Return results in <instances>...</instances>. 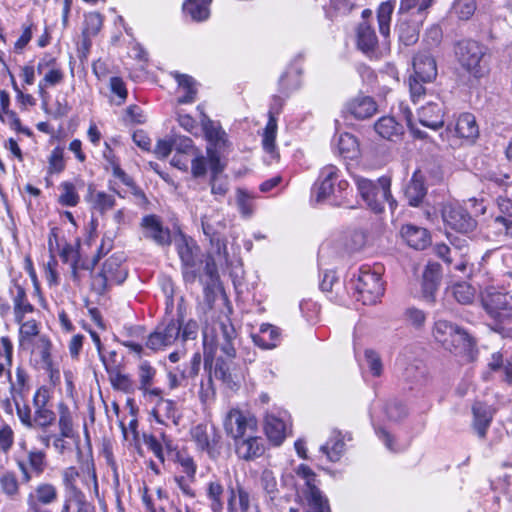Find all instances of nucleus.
<instances>
[{
	"label": "nucleus",
	"instance_id": "49",
	"mask_svg": "<svg viewBox=\"0 0 512 512\" xmlns=\"http://www.w3.org/2000/svg\"><path fill=\"white\" fill-rule=\"evenodd\" d=\"M0 489L11 499H16L20 493V484L16 475L7 471L0 476Z\"/></svg>",
	"mask_w": 512,
	"mask_h": 512
},
{
	"label": "nucleus",
	"instance_id": "57",
	"mask_svg": "<svg viewBox=\"0 0 512 512\" xmlns=\"http://www.w3.org/2000/svg\"><path fill=\"white\" fill-rule=\"evenodd\" d=\"M236 202L240 214L249 218L253 214V196H251L246 190L238 188L236 191Z\"/></svg>",
	"mask_w": 512,
	"mask_h": 512
},
{
	"label": "nucleus",
	"instance_id": "47",
	"mask_svg": "<svg viewBox=\"0 0 512 512\" xmlns=\"http://www.w3.org/2000/svg\"><path fill=\"white\" fill-rule=\"evenodd\" d=\"M340 436V433H337L325 445L320 447V451L332 462L338 461L344 451L345 443Z\"/></svg>",
	"mask_w": 512,
	"mask_h": 512
},
{
	"label": "nucleus",
	"instance_id": "8",
	"mask_svg": "<svg viewBox=\"0 0 512 512\" xmlns=\"http://www.w3.org/2000/svg\"><path fill=\"white\" fill-rule=\"evenodd\" d=\"M481 303L487 315L495 322V330L500 331L503 324L512 320V289L503 292L488 288L482 293Z\"/></svg>",
	"mask_w": 512,
	"mask_h": 512
},
{
	"label": "nucleus",
	"instance_id": "7",
	"mask_svg": "<svg viewBox=\"0 0 512 512\" xmlns=\"http://www.w3.org/2000/svg\"><path fill=\"white\" fill-rule=\"evenodd\" d=\"M295 473L304 481L301 491L304 512H331L328 499L317 486V475L315 472L306 464H300L295 469ZM290 512H298V510L290 508Z\"/></svg>",
	"mask_w": 512,
	"mask_h": 512
},
{
	"label": "nucleus",
	"instance_id": "58",
	"mask_svg": "<svg viewBox=\"0 0 512 512\" xmlns=\"http://www.w3.org/2000/svg\"><path fill=\"white\" fill-rule=\"evenodd\" d=\"M58 426L62 437H73V421L69 409L65 405L59 408Z\"/></svg>",
	"mask_w": 512,
	"mask_h": 512
},
{
	"label": "nucleus",
	"instance_id": "23",
	"mask_svg": "<svg viewBox=\"0 0 512 512\" xmlns=\"http://www.w3.org/2000/svg\"><path fill=\"white\" fill-rule=\"evenodd\" d=\"M474 416L473 427L480 438H485L487 429L493 419L494 409L484 403L477 402L472 407Z\"/></svg>",
	"mask_w": 512,
	"mask_h": 512
},
{
	"label": "nucleus",
	"instance_id": "39",
	"mask_svg": "<svg viewBox=\"0 0 512 512\" xmlns=\"http://www.w3.org/2000/svg\"><path fill=\"white\" fill-rule=\"evenodd\" d=\"M153 414L158 423H164V419H167L171 420L174 425H178L179 416L176 403L173 400L160 398L153 410Z\"/></svg>",
	"mask_w": 512,
	"mask_h": 512
},
{
	"label": "nucleus",
	"instance_id": "24",
	"mask_svg": "<svg viewBox=\"0 0 512 512\" xmlns=\"http://www.w3.org/2000/svg\"><path fill=\"white\" fill-rule=\"evenodd\" d=\"M58 499L57 488L48 482L39 483L27 496V503L48 506Z\"/></svg>",
	"mask_w": 512,
	"mask_h": 512
},
{
	"label": "nucleus",
	"instance_id": "42",
	"mask_svg": "<svg viewBox=\"0 0 512 512\" xmlns=\"http://www.w3.org/2000/svg\"><path fill=\"white\" fill-rule=\"evenodd\" d=\"M42 75L43 78L38 83V91L40 96H44V94L47 93L46 90L48 88L55 87L63 83L65 79V73L62 69V66L45 71Z\"/></svg>",
	"mask_w": 512,
	"mask_h": 512
},
{
	"label": "nucleus",
	"instance_id": "10",
	"mask_svg": "<svg viewBox=\"0 0 512 512\" xmlns=\"http://www.w3.org/2000/svg\"><path fill=\"white\" fill-rule=\"evenodd\" d=\"M223 427L229 437L238 440L249 434H256L258 423L256 417L250 412L232 408L223 419Z\"/></svg>",
	"mask_w": 512,
	"mask_h": 512
},
{
	"label": "nucleus",
	"instance_id": "27",
	"mask_svg": "<svg viewBox=\"0 0 512 512\" xmlns=\"http://www.w3.org/2000/svg\"><path fill=\"white\" fill-rule=\"evenodd\" d=\"M419 123L426 128H442L444 125V113L436 103H428L422 106L418 112Z\"/></svg>",
	"mask_w": 512,
	"mask_h": 512
},
{
	"label": "nucleus",
	"instance_id": "18",
	"mask_svg": "<svg viewBox=\"0 0 512 512\" xmlns=\"http://www.w3.org/2000/svg\"><path fill=\"white\" fill-rule=\"evenodd\" d=\"M497 203L500 214L495 217L491 227L497 235L512 237V199L500 195Z\"/></svg>",
	"mask_w": 512,
	"mask_h": 512
},
{
	"label": "nucleus",
	"instance_id": "2",
	"mask_svg": "<svg viewBox=\"0 0 512 512\" xmlns=\"http://www.w3.org/2000/svg\"><path fill=\"white\" fill-rule=\"evenodd\" d=\"M213 341L223 352L226 358L217 357L214 368V375L228 387H233L235 381L233 378L234 363L236 356L233 341L236 338V331L228 317L219 319L213 324Z\"/></svg>",
	"mask_w": 512,
	"mask_h": 512
},
{
	"label": "nucleus",
	"instance_id": "61",
	"mask_svg": "<svg viewBox=\"0 0 512 512\" xmlns=\"http://www.w3.org/2000/svg\"><path fill=\"white\" fill-rule=\"evenodd\" d=\"M156 370L149 362L143 361L138 367L139 389L147 390L153 383Z\"/></svg>",
	"mask_w": 512,
	"mask_h": 512
},
{
	"label": "nucleus",
	"instance_id": "21",
	"mask_svg": "<svg viewBox=\"0 0 512 512\" xmlns=\"http://www.w3.org/2000/svg\"><path fill=\"white\" fill-rule=\"evenodd\" d=\"M423 21L420 18L412 20L407 16H399L396 24L399 41L405 46L414 45L419 39Z\"/></svg>",
	"mask_w": 512,
	"mask_h": 512
},
{
	"label": "nucleus",
	"instance_id": "40",
	"mask_svg": "<svg viewBox=\"0 0 512 512\" xmlns=\"http://www.w3.org/2000/svg\"><path fill=\"white\" fill-rule=\"evenodd\" d=\"M279 92L288 97L292 92L296 91L301 86V73L297 69L286 70L280 77Z\"/></svg>",
	"mask_w": 512,
	"mask_h": 512
},
{
	"label": "nucleus",
	"instance_id": "3",
	"mask_svg": "<svg viewBox=\"0 0 512 512\" xmlns=\"http://www.w3.org/2000/svg\"><path fill=\"white\" fill-rule=\"evenodd\" d=\"M432 335L445 350L471 361L476 352V342L469 333L459 325L447 321H435Z\"/></svg>",
	"mask_w": 512,
	"mask_h": 512
},
{
	"label": "nucleus",
	"instance_id": "17",
	"mask_svg": "<svg viewBox=\"0 0 512 512\" xmlns=\"http://www.w3.org/2000/svg\"><path fill=\"white\" fill-rule=\"evenodd\" d=\"M140 226L145 238L152 240L159 246H169L172 242L169 228L164 227L161 219L154 214L142 218Z\"/></svg>",
	"mask_w": 512,
	"mask_h": 512
},
{
	"label": "nucleus",
	"instance_id": "16",
	"mask_svg": "<svg viewBox=\"0 0 512 512\" xmlns=\"http://www.w3.org/2000/svg\"><path fill=\"white\" fill-rule=\"evenodd\" d=\"M378 111L377 102L371 96L358 95L347 102L343 110V117H352L357 120H366L373 117Z\"/></svg>",
	"mask_w": 512,
	"mask_h": 512
},
{
	"label": "nucleus",
	"instance_id": "9",
	"mask_svg": "<svg viewBox=\"0 0 512 512\" xmlns=\"http://www.w3.org/2000/svg\"><path fill=\"white\" fill-rule=\"evenodd\" d=\"M355 290L358 295L357 300L364 305L377 303L384 294L380 272L371 270L369 266H362L355 281Z\"/></svg>",
	"mask_w": 512,
	"mask_h": 512
},
{
	"label": "nucleus",
	"instance_id": "11",
	"mask_svg": "<svg viewBox=\"0 0 512 512\" xmlns=\"http://www.w3.org/2000/svg\"><path fill=\"white\" fill-rule=\"evenodd\" d=\"M122 262L121 255L109 257L104 262L101 272L93 278L94 290L104 293L110 286L123 283L127 277V270L122 266Z\"/></svg>",
	"mask_w": 512,
	"mask_h": 512
},
{
	"label": "nucleus",
	"instance_id": "33",
	"mask_svg": "<svg viewBox=\"0 0 512 512\" xmlns=\"http://www.w3.org/2000/svg\"><path fill=\"white\" fill-rule=\"evenodd\" d=\"M85 199L93 210L101 214L106 213L115 206V197L113 195L103 191H95L91 187Z\"/></svg>",
	"mask_w": 512,
	"mask_h": 512
},
{
	"label": "nucleus",
	"instance_id": "41",
	"mask_svg": "<svg viewBox=\"0 0 512 512\" xmlns=\"http://www.w3.org/2000/svg\"><path fill=\"white\" fill-rule=\"evenodd\" d=\"M201 223L203 232L210 239V242H218V235L220 234V231L225 227L223 220L220 219L219 213L215 212L210 216L204 215L202 217Z\"/></svg>",
	"mask_w": 512,
	"mask_h": 512
},
{
	"label": "nucleus",
	"instance_id": "48",
	"mask_svg": "<svg viewBox=\"0 0 512 512\" xmlns=\"http://www.w3.org/2000/svg\"><path fill=\"white\" fill-rule=\"evenodd\" d=\"M476 9V0H454L451 5V12L463 21L471 19Z\"/></svg>",
	"mask_w": 512,
	"mask_h": 512
},
{
	"label": "nucleus",
	"instance_id": "28",
	"mask_svg": "<svg viewBox=\"0 0 512 512\" xmlns=\"http://www.w3.org/2000/svg\"><path fill=\"white\" fill-rule=\"evenodd\" d=\"M401 235L410 247L418 250L427 247L431 240L425 228L414 225H404L401 228Z\"/></svg>",
	"mask_w": 512,
	"mask_h": 512
},
{
	"label": "nucleus",
	"instance_id": "6",
	"mask_svg": "<svg viewBox=\"0 0 512 512\" xmlns=\"http://www.w3.org/2000/svg\"><path fill=\"white\" fill-rule=\"evenodd\" d=\"M354 180L359 194L372 211L381 213L386 202L389 203L391 209L395 208L396 202L391 195V180L389 177L383 176L374 182L367 178L356 176Z\"/></svg>",
	"mask_w": 512,
	"mask_h": 512
},
{
	"label": "nucleus",
	"instance_id": "13",
	"mask_svg": "<svg viewBox=\"0 0 512 512\" xmlns=\"http://www.w3.org/2000/svg\"><path fill=\"white\" fill-rule=\"evenodd\" d=\"M204 134L211 177H221L225 164L220 160V153L229 146L227 135L224 130H204Z\"/></svg>",
	"mask_w": 512,
	"mask_h": 512
},
{
	"label": "nucleus",
	"instance_id": "53",
	"mask_svg": "<svg viewBox=\"0 0 512 512\" xmlns=\"http://www.w3.org/2000/svg\"><path fill=\"white\" fill-rule=\"evenodd\" d=\"M11 395L12 399L16 406V412L17 416L20 420V422L28 429H32V416H31V409L27 404L21 405L17 399V395L20 396V391L16 390V387L13 383H11Z\"/></svg>",
	"mask_w": 512,
	"mask_h": 512
},
{
	"label": "nucleus",
	"instance_id": "50",
	"mask_svg": "<svg viewBox=\"0 0 512 512\" xmlns=\"http://www.w3.org/2000/svg\"><path fill=\"white\" fill-rule=\"evenodd\" d=\"M122 121L126 126L144 125L147 122V115L139 105L132 104L124 110Z\"/></svg>",
	"mask_w": 512,
	"mask_h": 512
},
{
	"label": "nucleus",
	"instance_id": "55",
	"mask_svg": "<svg viewBox=\"0 0 512 512\" xmlns=\"http://www.w3.org/2000/svg\"><path fill=\"white\" fill-rule=\"evenodd\" d=\"M403 318L408 325L419 330L424 327L427 317L423 310L412 306L405 309Z\"/></svg>",
	"mask_w": 512,
	"mask_h": 512
},
{
	"label": "nucleus",
	"instance_id": "5",
	"mask_svg": "<svg viewBox=\"0 0 512 512\" xmlns=\"http://www.w3.org/2000/svg\"><path fill=\"white\" fill-rule=\"evenodd\" d=\"M348 182L341 178L339 169L330 164L324 166L314 186V197L316 202H328L339 206L344 203L348 194Z\"/></svg>",
	"mask_w": 512,
	"mask_h": 512
},
{
	"label": "nucleus",
	"instance_id": "4",
	"mask_svg": "<svg viewBox=\"0 0 512 512\" xmlns=\"http://www.w3.org/2000/svg\"><path fill=\"white\" fill-rule=\"evenodd\" d=\"M455 57L463 70L471 77L481 79L488 75L490 68L486 59L488 47L472 38L461 39L454 47Z\"/></svg>",
	"mask_w": 512,
	"mask_h": 512
},
{
	"label": "nucleus",
	"instance_id": "44",
	"mask_svg": "<svg viewBox=\"0 0 512 512\" xmlns=\"http://www.w3.org/2000/svg\"><path fill=\"white\" fill-rule=\"evenodd\" d=\"M79 477L78 470L71 466L63 470L62 479L63 485L68 495H71L72 499L82 498L85 496L83 491L77 487L76 481Z\"/></svg>",
	"mask_w": 512,
	"mask_h": 512
},
{
	"label": "nucleus",
	"instance_id": "19",
	"mask_svg": "<svg viewBox=\"0 0 512 512\" xmlns=\"http://www.w3.org/2000/svg\"><path fill=\"white\" fill-rule=\"evenodd\" d=\"M235 453L245 461L254 460L264 453V445L256 434H249L234 440Z\"/></svg>",
	"mask_w": 512,
	"mask_h": 512
},
{
	"label": "nucleus",
	"instance_id": "34",
	"mask_svg": "<svg viewBox=\"0 0 512 512\" xmlns=\"http://www.w3.org/2000/svg\"><path fill=\"white\" fill-rule=\"evenodd\" d=\"M279 335V329L276 326L264 323L260 326L259 333L253 335L252 338L257 346L263 349H272L276 347Z\"/></svg>",
	"mask_w": 512,
	"mask_h": 512
},
{
	"label": "nucleus",
	"instance_id": "64",
	"mask_svg": "<svg viewBox=\"0 0 512 512\" xmlns=\"http://www.w3.org/2000/svg\"><path fill=\"white\" fill-rule=\"evenodd\" d=\"M443 40V30L439 24L429 26L424 34L423 41L430 48L439 47Z\"/></svg>",
	"mask_w": 512,
	"mask_h": 512
},
{
	"label": "nucleus",
	"instance_id": "36",
	"mask_svg": "<svg viewBox=\"0 0 512 512\" xmlns=\"http://www.w3.org/2000/svg\"><path fill=\"white\" fill-rule=\"evenodd\" d=\"M264 430L268 439L274 445H280L286 436V425L284 421L274 415L265 417Z\"/></svg>",
	"mask_w": 512,
	"mask_h": 512
},
{
	"label": "nucleus",
	"instance_id": "29",
	"mask_svg": "<svg viewBox=\"0 0 512 512\" xmlns=\"http://www.w3.org/2000/svg\"><path fill=\"white\" fill-rule=\"evenodd\" d=\"M211 2L212 0H185L182 12L194 22H203L210 16Z\"/></svg>",
	"mask_w": 512,
	"mask_h": 512
},
{
	"label": "nucleus",
	"instance_id": "38",
	"mask_svg": "<svg viewBox=\"0 0 512 512\" xmlns=\"http://www.w3.org/2000/svg\"><path fill=\"white\" fill-rule=\"evenodd\" d=\"M206 498L211 512H222L224 508V486L219 480H212L206 485Z\"/></svg>",
	"mask_w": 512,
	"mask_h": 512
},
{
	"label": "nucleus",
	"instance_id": "25",
	"mask_svg": "<svg viewBox=\"0 0 512 512\" xmlns=\"http://www.w3.org/2000/svg\"><path fill=\"white\" fill-rule=\"evenodd\" d=\"M404 125L414 128L413 114L407 106L400 105L397 118L393 115L382 116L374 123L373 128H402Z\"/></svg>",
	"mask_w": 512,
	"mask_h": 512
},
{
	"label": "nucleus",
	"instance_id": "30",
	"mask_svg": "<svg viewBox=\"0 0 512 512\" xmlns=\"http://www.w3.org/2000/svg\"><path fill=\"white\" fill-rule=\"evenodd\" d=\"M437 0H400L398 7L399 16H407L415 10V15L421 20H425L429 14V10Z\"/></svg>",
	"mask_w": 512,
	"mask_h": 512
},
{
	"label": "nucleus",
	"instance_id": "35",
	"mask_svg": "<svg viewBox=\"0 0 512 512\" xmlns=\"http://www.w3.org/2000/svg\"><path fill=\"white\" fill-rule=\"evenodd\" d=\"M337 148L341 156L347 159H355L360 155V144L355 135L350 132H342L337 139Z\"/></svg>",
	"mask_w": 512,
	"mask_h": 512
},
{
	"label": "nucleus",
	"instance_id": "51",
	"mask_svg": "<svg viewBox=\"0 0 512 512\" xmlns=\"http://www.w3.org/2000/svg\"><path fill=\"white\" fill-rule=\"evenodd\" d=\"M56 419L55 413L49 408L34 409L32 417V429L46 430Z\"/></svg>",
	"mask_w": 512,
	"mask_h": 512
},
{
	"label": "nucleus",
	"instance_id": "63",
	"mask_svg": "<svg viewBox=\"0 0 512 512\" xmlns=\"http://www.w3.org/2000/svg\"><path fill=\"white\" fill-rule=\"evenodd\" d=\"M19 324V338L21 345L30 342L33 337L39 334V325L35 320L31 319L25 322L22 320Z\"/></svg>",
	"mask_w": 512,
	"mask_h": 512
},
{
	"label": "nucleus",
	"instance_id": "15",
	"mask_svg": "<svg viewBox=\"0 0 512 512\" xmlns=\"http://www.w3.org/2000/svg\"><path fill=\"white\" fill-rule=\"evenodd\" d=\"M442 218L445 224L459 233H469L476 227V221L458 204H447L442 209Z\"/></svg>",
	"mask_w": 512,
	"mask_h": 512
},
{
	"label": "nucleus",
	"instance_id": "59",
	"mask_svg": "<svg viewBox=\"0 0 512 512\" xmlns=\"http://www.w3.org/2000/svg\"><path fill=\"white\" fill-rule=\"evenodd\" d=\"M410 98L413 103H418L426 95L425 84L429 83L426 80L418 78L416 75L411 74L408 79Z\"/></svg>",
	"mask_w": 512,
	"mask_h": 512
},
{
	"label": "nucleus",
	"instance_id": "56",
	"mask_svg": "<svg viewBox=\"0 0 512 512\" xmlns=\"http://www.w3.org/2000/svg\"><path fill=\"white\" fill-rule=\"evenodd\" d=\"M28 465L35 476H40L46 469V454L40 450H31L27 454Z\"/></svg>",
	"mask_w": 512,
	"mask_h": 512
},
{
	"label": "nucleus",
	"instance_id": "31",
	"mask_svg": "<svg viewBox=\"0 0 512 512\" xmlns=\"http://www.w3.org/2000/svg\"><path fill=\"white\" fill-rule=\"evenodd\" d=\"M426 195L424 177L419 170L415 171L405 190V196L411 206H418Z\"/></svg>",
	"mask_w": 512,
	"mask_h": 512
},
{
	"label": "nucleus",
	"instance_id": "43",
	"mask_svg": "<svg viewBox=\"0 0 512 512\" xmlns=\"http://www.w3.org/2000/svg\"><path fill=\"white\" fill-rule=\"evenodd\" d=\"M58 203L66 207H75L80 202V196L74 183L64 181L60 183Z\"/></svg>",
	"mask_w": 512,
	"mask_h": 512
},
{
	"label": "nucleus",
	"instance_id": "20",
	"mask_svg": "<svg viewBox=\"0 0 512 512\" xmlns=\"http://www.w3.org/2000/svg\"><path fill=\"white\" fill-rule=\"evenodd\" d=\"M170 76L177 83V88L183 92V94L178 97L177 102L179 104L194 103L197 99L199 86L196 79L189 74L180 73L179 71H171Z\"/></svg>",
	"mask_w": 512,
	"mask_h": 512
},
{
	"label": "nucleus",
	"instance_id": "60",
	"mask_svg": "<svg viewBox=\"0 0 512 512\" xmlns=\"http://www.w3.org/2000/svg\"><path fill=\"white\" fill-rule=\"evenodd\" d=\"M110 381L114 389L125 393H132L135 390L134 382L127 374L113 372L110 374Z\"/></svg>",
	"mask_w": 512,
	"mask_h": 512
},
{
	"label": "nucleus",
	"instance_id": "26",
	"mask_svg": "<svg viewBox=\"0 0 512 512\" xmlns=\"http://www.w3.org/2000/svg\"><path fill=\"white\" fill-rule=\"evenodd\" d=\"M175 247L182 266H197V251L198 247L192 238H189L183 234H180L175 238Z\"/></svg>",
	"mask_w": 512,
	"mask_h": 512
},
{
	"label": "nucleus",
	"instance_id": "37",
	"mask_svg": "<svg viewBox=\"0 0 512 512\" xmlns=\"http://www.w3.org/2000/svg\"><path fill=\"white\" fill-rule=\"evenodd\" d=\"M14 302V314L17 323H21L25 314L31 313L34 307L27 301L26 293L22 286L15 284L11 289Z\"/></svg>",
	"mask_w": 512,
	"mask_h": 512
},
{
	"label": "nucleus",
	"instance_id": "32",
	"mask_svg": "<svg viewBox=\"0 0 512 512\" xmlns=\"http://www.w3.org/2000/svg\"><path fill=\"white\" fill-rule=\"evenodd\" d=\"M440 279V266L437 263H430L423 273L422 292L426 299L432 300Z\"/></svg>",
	"mask_w": 512,
	"mask_h": 512
},
{
	"label": "nucleus",
	"instance_id": "46",
	"mask_svg": "<svg viewBox=\"0 0 512 512\" xmlns=\"http://www.w3.org/2000/svg\"><path fill=\"white\" fill-rule=\"evenodd\" d=\"M450 290L455 300L463 305L471 304L476 294L475 288L467 282L455 283Z\"/></svg>",
	"mask_w": 512,
	"mask_h": 512
},
{
	"label": "nucleus",
	"instance_id": "14",
	"mask_svg": "<svg viewBox=\"0 0 512 512\" xmlns=\"http://www.w3.org/2000/svg\"><path fill=\"white\" fill-rule=\"evenodd\" d=\"M191 437L199 450L206 452L211 459L221 454V435L213 426L198 424L191 430Z\"/></svg>",
	"mask_w": 512,
	"mask_h": 512
},
{
	"label": "nucleus",
	"instance_id": "62",
	"mask_svg": "<svg viewBox=\"0 0 512 512\" xmlns=\"http://www.w3.org/2000/svg\"><path fill=\"white\" fill-rule=\"evenodd\" d=\"M364 357L372 376H381L383 372V364L380 355L372 349H366L364 352Z\"/></svg>",
	"mask_w": 512,
	"mask_h": 512
},
{
	"label": "nucleus",
	"instance_id": "54",
	"mask_svg": "<svg viewBox=\"0 0 512 512\" xmlns=\"http://www.w3.org/2000/svg\"><path fill=\"white\" fill-rule=\"evenodd\" d=\"M284 107V99L279 95H274L271 100L269 110L266 114L267 122L264 128H277L278 117L282 113Z\"/></svg>",
	"mask_w": 512,
	"mask_h": 512
},
{
	"label": "nucleus",
	"instance_id": "22",
	"mask_svg": "<svg viewBox=\"0 0 512 512\" xmlns=\"http://www.w3.org/2000/svg\"><path fill=\"white\" fill-rule=\"evenodd\" d=\"M413 75L422 80L433 82L437 77V64L432 55L418 53L413 58Z\"/></svg>",
	"mask_w": 512,
	"mask_h": 512
},
{
	"label": "nucleus",
	"instance_id": "52",
	"mask_svg": "<svg viewBox=\"0 0 512 512\" xmlns=\"http://www.w3.org/2000/svg\"><path fill=\"white\" fill-rule=\"evenodd\" d=\"M109 89L112 99L115 100L118 105L123 104L127 100L128 90L122 77H111L109 81Z\"/></svg>",
	"mask_w": 512,
	"mask_h": 512
},
{
	"label": "nucleus",
	"instance_id": "45",
	"mask_svg": "<svg viewBox=\"0 0 512 512\" xmlns=\"http://www.w3.org/2000/svg\"><path fill=\"white\" fill-rule=\"evenodd\" d=\"M104 17L101 13L93 11L84 15V22L81 34L86 36H97L103 27Z\"/></svg>",
	"mask_w": 512,
	"mask_h": 512
},
{
	"label": "nucleus",
	"instance_id": "12",
	"mask_svg": "<svg viewBox=\"0 0 512 512\" xmlns=\"http://www.w3.org/2000/svg\"><path fill=\"white\" fill-rule=\"evenodd\" d=\"M181 322L173 318L164 319L149 334L146 341L147 348L158 351L172 346L180 339Z\"/></svg>",
	"mask_w": 512,
	"mask_h": 512
},
{
	"label": "nucleus",
	"instance_id": "1",
	"mask_svg": "<svg viewBox=\"0 0 512 512\" xmlns=\"http://www.w3.org/2000/svg\"><path fill=\"white\" fill-rule=\"evenodd\" d=\"M395 9V0L381 2L376 16L380 37L373 24L360 21L354 30V44L357 51L370 61H380L391 54V20Z\"/></svg>",
	"mask_w": 512,
	"mask_h": 512
}]
</instances>
